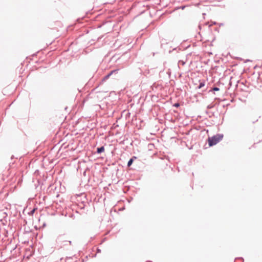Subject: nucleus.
<instances>
[{"mask_svg": "<svg viewBox=\"0 0 262 262\" xmlns=\"http://www.w3.org/2000/svg\"><path fill=\"white\" fill-rule=\"evenodd\" d=\"M204 85H205V84H204V82H201V83H200L199 86V89H200V88H202L203 86H204Z\"/></svg>", "mask_w": 262, "mask_h": 262, "instance_id": "nucleus-5", "label": "nucleus"}, {"mask_svg": "<svg viewBox=\"0 0 262 262\" xmlns=\"http://www.w3.org/2000/svg\"><path fill=\"white\" fill-rule=\"evenodd\" d=\"M174 106H175L176 107H178L179 106V103H175L174 104Z\"/></svg>", "mask_w": 262, "mask_h": 262, "instance_id": "nucleus-7", "label": "nucleus"}, {"mask_svg": "<svg viewBox=\"0 0 262 262\" xmlns=\"http://www.w3.org/2000/svg\"><path fill=\"white\" fill-rule=\"evenodd\" d=\"M133 159H136V157H134L133 158L130 159L129 161L128 162V163H127V166L128 167H129L133 163Z\"/></svg>", "mask_w": 262, "mask_h": 262, "instance_id": "nucleus-3", "label": "nucleus"}, {"mask_svg": "<svg viewBox=\"0 0 262 262\" xmlns=\"http://www.w3.org/2000/svg\"><path fill=\"white\" fill-rule=\"evenodd\" d=\"M115 71H116L115 70L112 71L109 74H108L107 76H106L105 78L106 79L108 78Z\"/></svg>", "mask_w": 262, "mask_h": 262, "instance_id": "nucleus-4", "label": "nucleus"}, {"mask_svg": "<svg viewBox=\"0 0 262 262\" xmlns=\"http://www.w3.org/2000/svg\"><path fill=\"white\" fill-rule=\"evenodd\" d=\"M213 90L215 91H219V88H213Z\"/></svg>", "mask_w": 262, "mask_h": 262, "instance_id": "nucleus-6", "label": "nucleus"}, {"mask_svg": "<svg viewBox=\"0 0 262 262\" xmlns=\"http://www.w3.org/2000/svg\"><path fill=\"white\" fill-rule=\"evenodd\" d=\"M34 211H35V209H33L32 211V212H34Z\"/></svg>", "mask_w": 262, "mask_h": 262, "instance_id": "nucleus-8", "label": "nucleus"}, {"mask_svg": "<svg viewBox=\"0 0 262 262\" xmlns=\"http://www.w3.org/2000/svg\"><path fill=\"white\" fill-rule=\"evenodd\" d=\"M97 152L98 154H100L102 152H103L104 151V148L103 146H102L101 147L98 148L97 149Z\"/></svg>", "mask_w": 262, "mask_h": 262, "instance_id": "nucleus-2", "label": "nucleus"}, {"mask_svg": "<svg viewBox=\"0 0 262 262\" xmlns=\"http://www.w3.org/2000/svg\"><path fill=\"white\" fill-rule=\"evenodd\" d=\"M223 135L218 134L209 138L208 141L209 146H212L216 144L223 139Z\"/></svg>", "mask_w": 262, "mask_h": 262, "instance_id": "nucleus-1", "label": "nucleus"}]
</instances>
